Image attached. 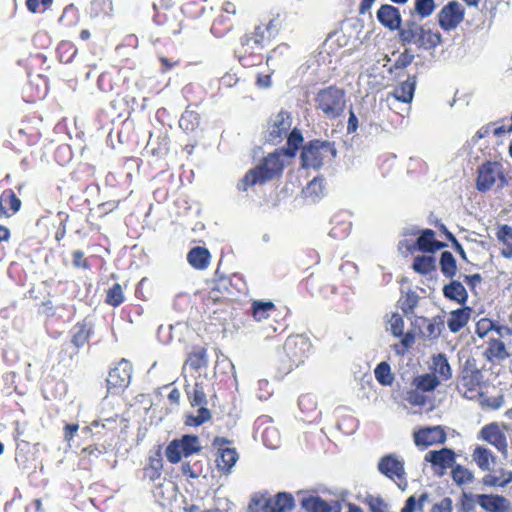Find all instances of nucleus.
Returning a JSON list of instances; mask_svg holds the SVG:
<instances>
[{
	"label": "nucleus",
	"mask_w": 512,
	"mask_h": 512,
	"mask_svg": "<svg viewBox=\"0 0 512 512\" xmlns=\"http://www.w3.org/2000/svg\"><path fill=\"white\" fill-rule=\"evenodd\" d=\"M303 143L300 130H294L288 138V147L279 148L267 154L252 169H249L237 183V189L246 192L255 185H264L273 180H279L284 172L285 157H294Z\"/></svg>",
	"instance_id": "f257e3e1"
},
{
	"label": "nucleus",
	"mask_w": 512,
	"mask_h": 512,
	"mask_svg": "<svg viewBox=\"0 0 512 512\" xmlns=\"http://www.w3.org/2000/svg\"><path fill=\"white\" fill-rule=\"evenodd\" d=\"M269 44V37H264L262 31L254 27L253 31L239 37L234 55L243 67L258 66L262 64Z\"/></svg>",
	"instance_id": "f03ea898"
},
{
	"label": "nucleus",
	"mask_w": 512,
	"mask_h": 512,
	"mask_svg": "<svg viewBox=\"0 0 512 512\" xmlns=\"http://www.w3.org/2000/svg\"><path fill=\"white\" fill-rule=\"evenodd\" d=\"M399 41L403 45L415 44L419 49L431 50L442 43V35L426 25L414 20H407L398 32Z\"/></svg>",
	"instance_id": "7ed1b4c3"
},
{
	"label": "nucleus",
	"mask_w": 512,
	"mask_h": 512,
	"mask_svg": "<svg viewBox=\"0 0 512 512\" xmlns=\"http://www.w3.org/2000/svg\"><path fill=\"white\" fill-rule=\"evenodd\" d=\"M311 347L312 344L307 336L302 334L289 336L283 345V351L279 357L280 369L285 373H289L304 364Z\"/></svg>",
	"instance_id": "20e7f679"
},
{
	"label": "nucleus",
	"mask_w": 512,
	"mask_h": 512,
	"mask_svg": "<svg viewBox=\"0 0 512 512\" xmlns=\"http://www.w3.org/2000/svg\"><path fill=\"white\" fill-rule=\"evenodd\" d=\"M483 384V367H479L474 357L467 358L457 381L458 392L467 399H474L480 394Z\"/></svg>",
	"instance_id": "39448f33"
},
{
	"label": "nucleus",
	"mask_w": 512,
	"mask_h": 512,
	"mask_svg": "<svg viewBox=\"0 0 512 512\" xmlns=\"http://www.w3.org/2000/svg\"><path fill=\"white\" fill-rule=\"evenodd\" d=\"M315 108L329 119H336L342 115L346 108V94L344 89L330 85L318 90L314 97Z\"/></svg>",
	"instance_id": "423d86ee"
},
{
	"label": "nucleus",
	"mask_w": 512,
	"mask_h": 512,
	"mask_svg": "<svg viewBox=\"0 0 512 512\" xmlns=\"http://www.w3.org/2000/svg\"><path fill=\"white\" fill-rule=\"evenodd\" d=\"M155 14L154 23L161 29V32L170 37L180 33L182 20L177 7L172 0H159L153 5Z\"/></svg>",
	"instance_id": "0eeeda50"
},
{
	"label": "nucleus",
	"mask_w": 512,
	"mask_h": 512,
	"mask_svg": "<svg viewBox=\"0 0 512 512\" xmlns=\"http://www.w3.org/2000/svg\"><path fill=\"white\" fill-rule=\"evenodd\" d=\"M295 507L292 494L279 492L274 497L267 498L262 494H255L248 505L249 512H291Z\"/></svg>",
	"instance_id": "6e6552de"
},
{
	"label": "nucleus",
	"mask_w": 512,
	"mask_h": 512,
	"mask_svg": "<svg viewBox=\"0 0 512 512\" xmlns=\"http://www.w3.org/2000/svg\"><path fill=\"white\" fill-rule=\"evenodd\" d=\"M334 144L328 141L311 140L302 149L301 162L305 168H320L326 159L336 157Z\"/></svg>",
	"instance_id": "1a4fd4ad"
},
{
	"label": "nucleus",
	"mask_w": 512,
	"mask_h": 512,
	"mask_svg": "<svg viewBox=\"0 0 512 512\" xmlns=\"http://www.w3.org/2000/svg\"><path fill=\"white\" fill-rule=\"evenodd\" d=\"M118 428V416L116 415L103 420H94L83 427L82 431L89 435L93 441L111 449L117 438Z\"/></svg>",
	"instance_id": "9d476101"
},
{
	"label": "nucleus",
	"mask_w": 512,
	"mask_h": 512,
	"mask_svg": "<svg viewBox=\"0 0 512 512\" xmlns=\"http://www.w3.org/2000/svg\"><path fill=\"white\" fill-rule=\"evenodd\" d=\"M293 118L290 112L280 110L278 113L272 115L268 121L265 130L266 141L278 145L284 139L289 138L290 134L297 128L292 129Z\"/></svg>",
	"instance_id": "9b49d317"
},
{
	"label": "nucleus",
	"mask_w": 512,
	"mask_h": 512,
	"mask_svg": "<svg viewBox=\"0 0 512 512\" xmlns=\"http://www.w3.org/2000/svg\"><path fill=\"white\" fill-rule=\"evenodd\" d=\"M231 442L225 437L216 436L212 445L217 448L216 467L223 474H229L239 459L235 448L227 447Z\"/></svg>",
	"instance_id": "f8f14e48"
},
{
	"label": "nucleus",
	"mask_w": 512,
	"mask_h": 512,
	"mask_svg": "<svg viewBox=\"0 0 512 512\" xmlns=\"http://www.w3.org/2000/svg\"><path fill=\"white\" fill-rule=\"evenodd\" d=\"M377 468L381 474L394 481L399 487H401L402 482L406 485L404 461L400 460L395 454H387L381 457Z\"/></svg>",
	"instance_id": "ddd939ff"
},
{
	"label": "nucleus",
	"mask_w": 512,
	"mask_h": 512,
	"mask_svg": "<svg viewBox=\"0 0 512 512\" xmlns=\"http://www.w3.org/2000/svg\"><path fill=\"white\" fill-rule=\"evenodd\" d=\"M244 287L242 279L234 274L231 277L219 279L210 292V297L217 301H229L236 295L235 292L240 293Z\"/></svg>",
	"instance_id": "4468645a"
},
{
	"label": "nucleus",
	"mask_w": 512,
	"mask_h": 512,
	"mask_svg": "<svg viewBox=\"0 0 512 512\" xmlns=\"http://www.w3.org/2000/svg\"><path fill=\"white\" fill-rule=\"evenodd\" d=\"M464 16L465 10L462 5L453 0L441 8L437 14V21L442 30L451 31L458 27Z\"/></svg>",
	"instance_id": "2eb2a0df"
},
{
	"label": "nucleus",
	"mask_w": 512,
	"mask_h": 512,
	"mask_svg": "<svg viewBox=\"0 0 512 512\" xmlns=\"http://www.w3.org/2000/svg\"><path fill=\"white\" fill-rule=\"evenodd\" d=\"M478 439L487 442L496 448V450L504 457L508 454V441L504 430L500 427L499 423L491 422L484 425L479 433Z\"/></svg>",
	"instance_id": "dca6fc26"
},
{
	"label": "nucleus",
	"mask_w": 512,
	"mask_h": 512,
	"mask_svg": "<svg viewBox=\"0 0 512 512\" xmlns=\"http://www.w3.org/2000/svg\"><path fill=\"white\" fill-rule=\"evenodd\" d=\"M414 443L419 448L445 443L447 436L441 426L422 427L413 434Z\"/></svg>",
	"instance_id": "f3484780"
},
{
	"label": "nucleus",
	"mask_w": 512,
	"mask_h": 512,
	"mask_svg": "<svg viewBox=\"0 0 512 512\" xmlns=\"http://www.w3.org/2000/svg\"><path fill=\"white\" fill-rule=\"evenodd\" d=\"M132 364L126 359H121L113 367L106 379L108 389L125 388L131 380Z\"/></svg>",
	"instance_id": "a211bd4d"
},
{
	"label": "nucleus",
	"mask_w": 512,
	"mask_h": 512,
	"mask_svg": "<svg viewBox=\"0 0 512 512\" xmlns=\"http://www.w3.org/2000/svg\"><path fill=\"white\" fill-rule=\"evenodd\" d=\"M499 167V163L492 161H486L479 167L476 179L478 191L486 192L493 187L500 174Z\"/></svg>",
	"instance_id": "6ab92c4d"
},
{
	"label": "nucleus",
	"mask_w": 512,
	"mask_h": 512,
	"mask_svg": "<svg viewBox=\"0 0 512 512\" xmlns=\"http://www.w3.org/2000/svg\"><path fill=\"white\" fill-rule=\"evenodd\" d=\"M425 461L429 462L433 468H439L443 472L454 466L456 453L447 447L431 450L425 455Z\"/></svg>",
	"instance_id": "aec40b11"
},
{
	"label": "nucleus",
	"mask_w": 512,
	"mask_h": 512,
	"mask_svg": "<svg viewBox=\"0 0 512 512\" xmlns=\"http://www.w3.org/2000/svg\"><path fill=\"white\" fill-rule=\"evenodd\" d=\"M495 332L499 337L512 335V329L506 325H501L490 318H480L475 325V334L479 338H485L490 332Z\"/></svg>",
	"instance_id": "412c9836"
},
{
	"label": "nucleus",
	"mask_w": 512,
	"mask_h": 512,
	"mask_svg": "<svg viewBox=\"0 0 512 512\" xmlns=\"http://www.w3.org/2000/svg\"><path fill=\"white\" fill-rule=\"evenodd\" d=\"M473 308L470 306H462L461 308L452 310L448 314L447 326L450 332H460L470 321Z\"/></svg>",
	"instance_id": "4be33fe9"
},
{
	"label": "nucleus",
	"mask_w": 512,
	"mask_h": 512,
	"mask_svg": "<svg viewBox=\"0 0 512 512\" xmlns=\"http://www.w3.org/2000/svg\"><path fill=\"white\" fill-rule=\"evenodd\" d=\"M378 21L386 28L390 30H400L401 27V15L399 9L389 5H381L377 11Z\"/></svg>",
	"instance_id": "5701e85b"
},
{
	"label": "nucleus",
	"mask_w": 512,
	"mask_h": 512,
	"mask_svg": "<svg viewBox=\"0 0 512 512\" xmlns=\"http://www.w3.org/2000/svg\"><path fill=\"white\" fill-rule=\"evenodd\" d=\"M478 504L487 512H508L510 503L502 495L482 494L478 496Z\"/></svg>",
	"instance_id": "b1692460"
},
{
	"label": "nucleus",
	"mask_w": 512,
	"mask_h": 512,
	"mask_svg": "<svg viewBox=\"0 0 512 512\" xmlns=\"http://www.w3.org/2000/svg\"><path fill=\"white\" fill-rule=\"evenodd\" d=\"M416 246L421 252L434 253L446 247V244L436 239V234L432 229H424L416 240Z\"/></svg>",
	"instance_id": "393cba45"
},
{
	"label": "nucleus",
	"mask_w": 512,
	"mask_h": 512,
	"mask_svg": "<svg viewBox=\"0 0 512 512\" xmlns=\"http://www.w3.org/2000/svg\"><path fill=\"white\" fill-rule=\"evenodd\" d=\"M487 472L481 480V483L486 487H505L512 482L511 470L499 468Z\"/></svg>",
	"instance_id": "a878e982"
},
{
	"label": "nucleus",
	"mask_w": 512,
	"mask_h": 512,
	"mask_svg": "<svg viewBox=\"0 0 512 512\" xmlns=\"http://www.w3.org/2000/svg\"><path fill=\"white\" fill-rule=\"evenodd\" d=\"M21 200L12 189H5L0 195V215L10 217L21 208Z\"/></svg>",
	"instance_id": "bb28decb"
},
{
	"label": "nucleus",
	"mask_w": 512,
	"mask_h": 512,
	"mask_svg": "<svg viewBox=\"0 0 512 512\" xmlns=\"http://www.w3.org/2000/svg\"><path fill=\"white\" fill-rule=\"evenodd\" d=\"M92 333L93 329L89 322H77L71 330V343L76 349H80L88 344Z\"/></svg>",
	"instance_id": "cd10ccee"
},
{
	"label": "nucleus",
	"mask_w": 512,
	"mask_h": 512,
	"mask_svg": "<svg viewBox=\"0 0 512 512\" xmlns=\"http://www.w3.org/2000/svg\"><path fill=\"white\" fill-rule=\"evenodd\" d=\"M443 295L446 299L454 301L464 306L468 301L469 295L464 285L457 280H451L443 287Z\"/></svg>",
	"instance_id": "c85d7f7f"
},
{
	"label": "nucleus",
	"mask_w": 512,
	"mask_h": 512,
	"mask_svg": "<svg viewBox=\"0 0 512 512\" xmlns=\"http://www.w3.org/2000/svg\"><path fill=\"white\" fill-rule=\"evenodd\" d=\"M415 88L416 76H409L407 80L396 86L389 96H392L397 101L410 103L413 100Z\"/></svg>",
	"instance_id": "c756f323"
},
{
	"label": "nucleus",
	"mask_w": 512,
	"mask_h": 512,
	"mask_svg": "<svg viewBox=\"0 0 512 512\" xmlns=\"http://www.w3.org/2000/svg\"><path fill=\"white\" fill-rule=\"evenodd\" d=\"M471 456L477 467L483 472L490 471L497 459L490 449L482 445H477Z\"/></svg>",
	"instance_id": "7c9ffc66"
},
{
	"label": "nucleus",
	"mask_w": 512,
	"mask_h": 512,
	"mask_svg": "<svg viewBox=\"0 0 512 512\" xmlns=\"http://www.w3.org/2000/svg\"><path fill=\"white\" fill-rule=\"evenodd\" d=\"M211 254L205 247H193L187 254L189 264L198 270L206 269L210 264Z\"/></svg>",
	"instance_id": "2f4dec72"
},
{
	"label": "nucleus",
	"mask_w": 512,
	"mask_h": 512,
	"mask_svg": "<svg viewBox=\"0 0 512 512\" xmlns=\"http://www.w3.org/2000/svg\"><path fill=\"white\" fill-rule=\"evenodd\" d=\"M483 356L489 362L496 360L503 361L509 357L506 345L503 341L497 338H492L488 342V347L483 352Z\"/></svg>",
	"instance_id": "473e14b6"
},
{
	"label": "nucleus",
	"mask_w": 512,
	"mask_h": 512,
	"mask_svg": "<svg viewBox=\"0 0 512 512\" xmlns=\"http://www.w3.org/2000/svg\"><path fill=\"white\" fill-rule=\"evenodd\" d=\"M286 21V15L280 13L273 16L268 23L256 25L255 28L262 31L264 37H269V43L279 34Z\"/></svg>",
	"instance_id": "72a5a7b5"
},
{
	"label": "nucleus",
	"mask_w": 512,
	"mask_h": 512,
	"mask_svg": "<svg viewBox=\"0 0 512 512\" xmlns=\"http://www.w3.org/2000/svg\"><path fill=\"white\" fill-rule=\"evenodd\" d=\"M38 124H41V120L32 121L27 119L22 122V127L19 129V133L26 138V142L29 145H34L41 139L42 133Z\"/></svg>",
	"instance_id": "f704fd0d"
},
{
	"label": "nucleus",
	"mask_w": 512,
	"mask_h": 512,
	"mask_svg": "<svg viewBox=\"0 0 512 512\" xmlns=\"http://www.w3.org/2000/svg\"><path fill=\"white\" fill-rule=\"evenodd\" d=\"M234 27L233 19L229 15L220 13L212 22L210 31L217 37L222 38L227 35Z\"/></svg>",
	"instance_id": "c9c22d12"
},
{
	"label": "nucleus",
	"mask_w": 512,
	"mask_h": 512,
	"mask_svg": "<svg viewBox=\"0 0 512 512\" xmlns=\"http://www.w3.org/2000/svg\"><path fill=\"white\" fill-rule=\"evenodd\" d=\"M305 287L311 295L322 294L329 288L327 277L321 274L311 273L305 279Z\"/></svg>",
	"instance_id": "e433bc0d"
},
{
	"label": "nucleus",
	"mask_w": 512,
	"mask_h": 512,
	"mask_svg": "<svg viewBox=\"0 0 512 512\" xmlns=\"http://www.w3.org/2000/svg\"><path fill=\"white\" fill-rule=\"evenodd\" d=\"M252 317L260 322L268 319L276 311V306L272 301L255 300L251 305Z\"/></svg>",
	"instance_id": "4c0bfd02"
},
{
	"label": "nucleus",
	"mask_w": 512,
	"mask_h": 512,
	"mask_svg": "<svg viewBox=\"0 0 512 512\" xmlns=\"http://www.w3.org/2000/svg\"><path fill=\"white\" fill-rule=\"evenodd\" d=\"M185 365L195 371L205 368L208 365L207 349L204 347L194 348L188 354Z\"/></svg>",
	"instance_id": "58836bf2"
},
{
	"label": "nucleus",
	"mask_w": 512,
	"mask_h": 512,
	"mask_svg": "<svg viewBox=\"0 0 512 512\" xmlns=\"http://www.w3.org/2000/svg\"><path fill=\"white\" fill-rule=\"evenodd\" d=\"M301 507L307 512H332V506L320 496L304 497Z\"/></svg>",
	"instance_id": "ea45409f"
},
{
	"label": "nucleus",
	"mask_w": 512,
	"mask_h": 512,
	"mask_svg": "<svg viewBox=\"0 0 512 512\" xmlns=\"http://www.w3.org/2000/svg\"><path fill=\"white\" fill-rule=\"evenodd\" d=\"M412 269L423 276L436 271V259L433 256H416L412 263Z\"/></svg>",
	"instance_id": "a19ab883"
},
{
	"label": "nucleus",
	"mask_w": 512,
	"mask_h": 512,
	"mask_svg": "<svg viewBox=\"0 0 512 512\" xmlns=\"http://www.w3.org/2000/svg\"><path fill=\"white\" fill-rule=\"evenodd\" d=\"M305 198L317 201L325 194V185L323 177L313 178L302 191Z\"/></svg>",
	"instance_id": "79ce46f5"
},
{
	"label": "nucleus",
	"mask_w": 512,
	"mask_h": 512,
	"mask_svg": "<svg viewBox=\"0 0 512 512\" xmlns=\"http://www.w3.org/2000/svg\"><path fill=\"white\" fill-rule=\"evenodd\" d=\"M440 384L438 377L432 373H425L415 377L412 386L418 388L422 392L434 391Z\"/></svg>",
	"instance_id": "37998d69"
},
{
	"label": "nucleus",
	"mask_w": 512,
	"mask_h": 512,
	"mask_svg": "<svg viewBox=\"0 0 512 512\" xmlns=\"http://www.w3.org/2000/svg\"><path fill=\"white\" fill-rule=\"evenodd\" d=\"M419 299L420 297L415 291L408 290L399 298L398 306L403 314L409 317L414 313L415 308L418 306Z\"/></svg>",
	"instance_id": "c03bdc74"
},
{
	"label": "nucleus",
	"mask_w": 512,
	"mask_h": 512,
	"mask_svg": "<svg viewBox=\"0 0 512 512\" xmlns=\"http://www.w3.org/2000/svg\"><path fill=\"white\" fill-rule=\"evenodd\" d=\"M497 238L503 244L501 255L505 258L512 257V227L504 224L498 228Z\"/></svg>",
	"instance_id": "a18cd8bd"
},
{
	"label": "nucleus",
	"mask_w": 512,
	"mask_h": 512,
	"mask_svg": "<svg viewBox=\"0 0 512 512\" xmlns=\"http://www.w3.org/2000/svg\"><path fill=\"white\" fill-rule=\"evenodd\" d=\"M451 478L456 485L464 486L473 482L474 474L467 467L461 464H454L451 468Z\"/></svg>",
	"instance_id": "49530a36"
},
{
	"label": "nucleus",
	"mask_w": 512,
	"mask_h": 512,
	"mask_svg": "<svg viewBox=\"0 0 512 512\" xmlns=\"http://www.w3.org/2000/svg\"><path fill=\"white\" fill-rule=\"evenodd\" d=\"M163 460L160 454L149 457L148 464L144 467V476L154 482L161 477Z\"/></svg>",
	"instance_id": "de8ad7c7"
},
{
	"label": "nucleus",
	"mask_w": 512,
	"mask_h": 512,
	"mask_svg": "<svg viewBox=\"0 0 512 512\" xmlns=\"http://www.w3.org/2000/svg\"><path fill=\"white\" fill-rule=\"evenodd\" d=\"M90 16L93 18H105L113 14L112 0H93L89 8Z\"/></svg>",
	"instance_id": "09e8293b"
},
{
	"label": "nucleus",
	"mask_w": 512,
	"mask_h": 512,
	"mask_svg": "<svg viewBox=\"0 0 512 512\" xmlns=\"http://www.w3.org/2000/svg\"><path fill=\"white\" fill-rule=\"evenodd\" d=\"M439 264L440 270L446 278L452 279L456 275L458 270L457 261L451 252H442Z\"/></svg>",
	"instance_id": "8fccbe9b"
},
{
	"label": "nucleus",
	"mask_w": 512,
	"mask_h": 512,
	"mask_svg": "<svg viewBox=\"0 0 512 512\" xmlns=\"http://www.w3.org/2000/svg\"><path fill=\"white\" fill-rule=\"evenodd\" d=\"M415 56L410 49H405L399 54L394 64L389 68V73L396 77L402 75L404 69H406L414 60Z\"/></svg>",
	"instance_id": "3c124183"
},
{
	"label": "nucleus",
	"mask_w": 512,
	"mask_h": 512,
	"mask_svg": "<svg viewBox=\"0 0 512 512\" xmlns=\"http://www.w3.org/2000/svg\"><path fill=\"white\" fill-rule=\"evenodd\" d=\"M434 374H438L443 380H448L452 376V370L447 357L439 353L432 358Z\"/></svg>",
	"instance_id": "603ef678"
},
{
	"label": "nucleus",
	"mask_w": 512,
	"mask_h": 512,
	"mask_svg": "<svg viewBox=\"0 0 512 512\" xmlns=\"http://www.w3.org/2000/svg\"><path fill=\"white\" fill-rule=\"evenodd\" d=\"M426 323L423 336L429 339H437L440 337L444 329V321L440 317H434L432 319L423 318Z\"/></svg>",
	"instance_id": "864d4df0"
},
{
	"label": "nucleus",
	"mask_w": 512,
	"mask_h": 512,
	"mask_svg": "<svg viewBox=\"0 0 512 512\" xmlns=\"http://www.w3.org/2000/svg\"><path fill=\"white\" fill-rule=\"evenodd\" d=\"M57 57L62 63H71L77 54L76 46L67 40H63L59 43L56 49Z\"/></svg>",
	"instance_id": "5fc2aeb1"
},
{
	"label": "nucleus",
	"mask_w": 512,
	"mask_h": 512,
	"mask_svg": "<svg viewBox=\"0 0 512 512\" xmlns=\"http://www.w3.org/2000/svg\"><path fill=\"white\" fill-rule=\"evenodd\" d=\"M376 380L383 386H390L394 381V375L391 372L390 365L383 361L380 362L374 370Z\"/></svg>",
	"instance_id": "6e6d98bb"
},
{
	"label": "nucleus",
	"mask_w": 512,
	"mask_h": 512,
	"mask_svg": "<svg viewBox=\"0 0 512 512\" xmlns=\"http://www.w3.org/2000/svg\"><path fill=\"white\" fill-rule=\"evenodd\" d=\"M429 499V494L427 492L422 493L417 499L414 495L408 497L405 501V504L400 512H423L424 504Z\"/></svg>",
	"instance_id": "4d7b16f0"
},
{
	"label": "nucleus",
	"mask_w": 512,
	"mask_h": 512,
	"mask_svg": "<svg viewBox=\"0 0 512 512\" xmlns=\"http://www.w3.org/2000/svg\"><path fill=\"white\" fill-rule=\"evenodd\" d=\"M125 301L122 286L119 283H114L106 292L105 303L118 307Z\"/></svg>",
	"instance_id": "13d9d810"
},
{
	"label": "nucleus",
	"mask_w": 512,
	"mask_h": 512,
	"mask_svg": "<svg viewBox=\"0 0 512 512\" xmlns=\"http://www.w3.org/2000/svg\"><path fill=\"white\" fill-rule=\"evenodd\" d=\"M435 0H414V13L420 18L430 17L436 9Z\"/></svg>",
	"instance_id": "bf43d9fd"
},
{
	"label": "nucleus",
	"mask_w": 512,
	"mask_h": 512,
	"mask_svg": "<svg viewBox=\"0 0 512 512\" xmlns=\"http://www.w3.org/2000/svg\"><path fill=\"white\" fill-rule=\"evenodd\" d=\"M184 451V456H190L194 453H198L201 450L199 444V438L196 435H183L181 439H178Z\"/></svg>",
	"instance_id": "052dcab7"
},
{
	"label": "nucleus",
	"mask_w": 512,
	"mask_h": 512,
	"mask_svg": "<svg viewBox=\"0 0 512 512\" xmlns=\"http://www.w3.org/2000/svg\"><path fill=\"white\" fill-rule=\"evenodd\" d=\"M363 503L368 506L370 512H391L389 504L379 495L367 494Z\"/></svg>",
	"instance_id": "680f3d73"
},
{
	"label": "nucleus",
	"mask_w": 512,
	"mask_h": 512,
	"mask_svg": "<svg viewBox=\"0 0 512 512\" xmlns=\"http://www.w3.org/2000/svg\"><path fill=\"white\" fill-rule=\"evenodd\" d=\"M298 405L300 410L307 415H311L317 412V400L312 394L306 393L299 397Z\"/></svg>",
	"instance_id": "e2e57ef3"
},
{
	"label": "nucleus",
	"mask_w": 512,
	"mask_h": 512,
	"mask_svg": "<svg viewBox=\"0 0 512 512\" xmlns=\"http://www.w3.org/2000/svg\"><path fill=\"white\" fill-rule=\"evenodd\" d=\"M182 456H184V451H182L179 440H172L166 447V457L168 461L172 464H176L181 460Z\"/></svg>",
	"instance_id": "0e129e2a"
},
{
	"label": "nucleus",
	"mask_w": 512,
	"mask_h": 512,
	"mask_svg": "<svg viewBox=\"0 0 512 512\" xmlns=\"http://www.w3.org/2000/svg\"><path fill=\"white\" fill-rule=\"evenodd\" d=\"M188 399L192 407H205L207 404V398L203 386L196 383L193 391L188 395Z\"/></svg>",
	"instance_id": "69168bd1"
},
{
	"label": "nucleus",
	"mask_w": 512,
	"mask_h": 512,
	"mask_svg": "<svg viewBox=\"0 0 512 512\" xmlns=\"http://www.w3.org/2000/svg\"><path fill=\"white\" fill-rule=\"evenodd\" d=\"M211 419L210 410L206 407H200L197 411V415H188L186 417V425L188 426H200L203 423Z\"/></svg>",
	"instance_id": "338daca9"
},
{
	"label": "nucleus",
	"mask_w": 512,
	"mask_h": 512,
	"mask_svg": "<svg viewBox=\"0 0 512 512\" xmlns=\"http://www.w3.org/2000/svg\"><path fill=\"white\" fill-rule=\"evenodd\" d=\"M78 20V9L74 6V4L67 5L62 15L59 18V23L63 26L70 27L73 26Z\"/></svg>",
	"instance_id": "774afa93"
}]
</instances>
